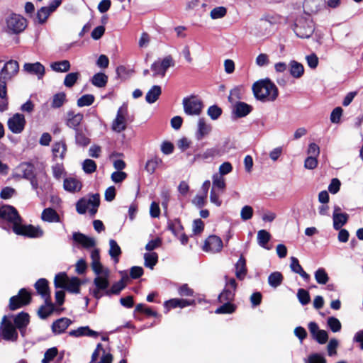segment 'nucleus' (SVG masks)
<instances>
[{"label":"nucleus","mask_w":363,"mask_h":363,"mask_svg":"<svg viewBox=\"0 0 363 363\" xmlns=\"http://www.w3.org/2000/svg\"><path fill=\"white\" fill-rule=\"evenodd\" d=\"M325 0H304L303 7L306 14L311 15L318 13L325 6Z\"/></svg>","instance_id":"nucleus-18"},{"label":"nucleus","mask_w":363,"mask_h":363,"mask_svg":"<svg viewBox=\"0 0 363 363\" xmlns=\"http://www.w3.org/2000/svg\"><path fill=\"white\" fill-rule=\"evenodd\" d=\"M109 255L115 259L116 262L118 261V257L121 254V247L117 244L116 241L111 239L109 240Z\"/></svg>","instance_id":"nucleus-47"},{"label":"nucleus","mask_w":363,"mask_h":363,"mask_svg":"<svg viewBox=\"0 0 363 363\" xmlns=\"http://www.w3.org/2000/svg\"><path fill=\"white\" fill-rule=\"evenodd\" d=\"M6 31L9 33H21L27 26V21L21 15L12 13L6 19Z\"/></svg>","instance_id":"nucleus-7"},{"label":"nucleus","mask_w":363,"mask_h":363,"mask_svg":"<svg viewBox=\"0 0 363 363\" xmlns=\"http://www.w3.org/2000/svg\"><path fill=\"white\" fill-rule=\"evenodd\" d=\"M253 216V208L250 206H243L240 211V217L242 220H247Z\"/></svg>","instance_id":"nucleus-64"},{"label":"nucleus","mask_w":363,"mask_h":363,"mask_svg":"<svg viewBox=\"0 0 363 363\" xmlns=\"http://www.w3.org/2000/svg\"><path fill=\"white\" fill-rule=\"evenodd\" d=\"M107 82L108 77L104 73L95 74L91 79L92 84L99 88L104 87Z\"/></svg>","instance_id":"nucleus-44"},{"label":"nucleus","mask_w":363,"mask_h":363,"mask_svg":"<svg viewBox=\"0 0 363 363\" xmlns=\"http://www.w3.org/2000/svg\"><path fill=\"white\" fill-rule=\"evenodd\" d=\"M94 272L96 276L94 279L95 289H93L92 294L94 298L99 299L105 294L106 291L108 290L110 272L107 268H104Z\"/></svg>","instance_id":"nucleus-3"},{"label":"nucleus","mask_w":363,"mask_h":363,"mask_svg":"<svg viewBox=\"0 0 363 363\" xmlns=\"http://www.w3.org/2000/svg\"><path fill=\"white\" fill-rule=\"evenodd\" d=\"M6 83L5 81H0V112H4L8 109Z\"/></svg>","instance_id":"nucleus-27"},{"label":"nucleus","mask_w":363,"mask_h":363,"mask_svg":"<svg viewBox=\"0 0 363 363\" xmlns=\"http://www.w3.org/2000/svg\"><path fill=\"white\" fill-rule=\"evenodd\" d=\"M69 334L75 337L89 336L96 337L99 335L97 332L91 330L88 326L79 327L77 330L70 331Z\"/></svg>","instance_id":"nucleus-33"},{"label":"nucleus","mask_w":363,"mask_h":363,"mask_svg":"<svg viewBox=\"0 0 363 363\" xmlns=\"http://www.w3.org/2000/svg\"><path fill=\"white\" fill-rule=\"evenodd\" d=\"M297 298L299 302L303 306L308 304L311 301L308 291L303 289H299L298 290Z\"/></svg>","instance_id":"nucleus-59"},{"label":"nucleus","mask_w":363,"mask_h":363,"mask_svg":"<svg viewBox=\"0 0 363 363\" xmlns=\"http://www.w3.org/2000/svg\"><path fill=\"white\" fill-rule=\"evenodd\" d=\"M99 204L100 196L99 194H94L79 199L76 203V210L78 213L84 214L89 209L91 216H94L97 212Z\"/></svg>","instance_id":"nucleus-6"},{"label":"nucleus","mask_w":363,"mask_h":363,"mask_svg":"<svg viewBox=\"0 0 363 363\" xmlns=\"http://www.w3.org/2000/svg\"><path fill=\"white\" fill-rule=\"evenodd\" d=\"M13 323L18 329L23 336L25 335L26 328L29 323V315L21 312L16 315H13Z\"/></svg>","instance_id":"nucleus-21"},{"label":"nucleus","mask_w":363,"mask_h":363,"mask_svg":"<svg viewBox=\"0 0 363 363\" xmlns=\"http://www.w3.org/2000/svg\"><path fill=\"white\" fill-rule=\"evenodd\" d=\"M252 111V108L248 104L244 102H238L235 104L233 108V113L237 117H245L249 114Z\"/></svg>","instance_id":"nucleus-30"},{"label":"nucleus","mask_w":363,"mask_h":363,"mask_svg":"<svg viewBox=\"0 0 363 363\" xmlns=\"http://www.w3.org/2000/svg\"><path fill=\"white\" fill-rule=\"evenodd\" d=\"M308 330L314 340L319 344H325L328 340V332L324 330H320L318 324L315 322H310L308 323Z\"/></svg>","instance_id":"nucleus-17"},{"label":"nucleus","mask_w":363,"mask_h":363,"mask_svg":"<svg viewBox=\"0 0 363 363\" xmlns=\"http://www.w3.org/2000/svg\"><path fill=\"white\" fill-rule=\"evenodd\" d=\"M26 123V119L23 114L15 113L8 120L7 125L13 133L19 134L24 130Z\"/></svg>","instance_id":"nucleus-14"},{"label":"nucleus","mask_w":363,"mask_h":363,"mask_svg":"<svg viewBox=\"0 0 363 363\" xmlns=\"http://www.w3.org/2000/svg\"><path fill=\"white\" fill-rule=\"evenodd\" d=\"M35 288L38 293L44 298H50L48 282L45 279H40L35 284Z\"/></svg>","instance_id":"nucleus-29"},{"label":"nucleus","mask_w":363,"mask_h":363,"mask_svg":"<svg viewBox=\"0 0 363 363\" xmlns=\"http://www.w3.org/2000/svg\"><path fill=\"white\" fill-rule=\"evenodd\" d=\"M41 218L43 221L49 223L60 222V216L57 213L51 208H47L43 210L41 214Z\"/></svg>","instance_id":"nucleus-31"},{"label":"nucleus","mask_w":363,"mask_h":363,"mask_svg":"<svg viewBox=\"0 0 363 363\" xmlns=\"http://www.w3.org/2000/svg\"><path fill=\"white\" fill-rule=\"evenodd\" d=\"M182 104L184 111L187 115H199L202 111L203 104L195 96L184 98Z\"/></svg>","instance_id":"nucleus-11"},{"label":"nucleus","mask_w":363,"mask_h":363,"mask_svg":"<svg viewBox=\"0 0 363 363\" xmlns=\"http://www.w3.org/2000/svg\"><path fill=\"white\" fill-rule=\"evenodd\" d=\"M91 268L94 272H97L99 269H104L105 267L100 262V255L98 249H93L91 252Z\"/></svg>","instance_id":"nucleus-40"},{"label":"nucleus","mask_w":363,"mask_h":363,"mask_svg":"<svg viewBox=\"0 0 363 363\" xmlns=\"http://www.w3.org/2000/svg\"><path fill=\"white\" fill-rule=\"evenodd\" d=\"M31 299L30 294L25 289H21L18 294L13 296L10 298L9 308L11 310H16L23 306L30 303Z\"/></svg>","instance_id":"nucleus-12"},{"label":"nucleus","mask_w":363,"mask_h":363,"mask_svg":"<svg viewBox=\"0 0 363 363\" xmlns=\"http://www.w3.org/2000/svg\"><path fill=\"white\" fill-rule=\"evenodd\" d=\"M75 140L77 144L82 146H85L89 143V138L79 129L75 130Z\"/></svg>","instance_id":"nucleus-63"},{"label":"nucleus","mask_w":363,"mask_h":363,"mask_svg":"<svg viewBox=\"0 0 363 363\" xmlns=\"http://www.w3.org/2000/svg\"><path fill=\"white\" fill-rule=\"evenodd\" d=\"M123 278L119 281L113 284L110 289L106 290L104 293L107 296H111L112 294H118L120 291L125 287V284L124 283Z\"/></svg>","instance_id":"nucleus-52"},{"label":"nucleus","mask_w":363,"mask_h":363,"mask_svg":"<svg viewBox=\"0 0 363 363\" xmlns=\"http://www.w3.org/2000/svg\"><path fill=\"white\" fill-rule=\"evenodd\" d=\"M72 321L67 318H61L52 323V330L56 334H60L71 324Z\"/></svg>","instance_id":"nucleus-28"},{"label":"nucleus","mask_w":363,"mask_h":363,"mask_svg":"<svg viewBox=\"0 0 363 363\" xmlns=\"http://www.w3.org/2000/svg\"><path fill=\"white\" fill-rule=\"evenodd\" d=\"M79 77V73L71 72L67 74L64 79V85L68 88L72 87Z\"/></svg>","instance_id":"nucleus-53"},{"label":"nucleus","mask_w":363,"mask_h":363,"mask_svg":"<svg viewBox=\"0 0 363 363\" xmlns=\"http://www.w3.org/2000/svg\"><path fill=\"white\" fill-rule=\"evenodd\" d=\"M223 246V241L220 238L213 235L208 236L205 240L203 250L214 254L220 252Z\"/></svg>","instance_id":"nucleus-16"},{"label":"nucleus","mask_w":363,"mask_h":363,"mask_svg":"<svg viewBox=\"0 0 363 363\" xmlns=\"http://www.w3.org/2000/svg\"><path fill=\"white\" fill-rule=\"evenodd\" d=\"M289 71L294 78L299 79L304 74V67L301 63L296 60H291L289 64Z\"/></svg>","instance_id":"nucleus-26"},{"label":"nucleus","mask_w":363,"mask_h":363,"mask_svg":"<svg viewBox=\"0 0 363 363\" xmlns=\"http://www.w3.org/2000/svg\"><path fill=\"white\" fill-rule=\"evenodd\" d=\"M348 218L349 216L345 213L340 214L333 213V228L337 230H340L347 222Z\"/></svg>","instance_id":"nucleus-38"},{"label":"nucleus","mask_w":363,"mask_h":363,"mask_svg":"<svg viewBox=\"0 0 363 363\" xmlns=\"http://www.w3.org/2000/svg\"><path fill=\"white\" fill-rule=\"evenodd\" d=\"M168 229L171 230L176 237H179L182 233L183 226L181 222L176 219L168 223Z\"/></svg>","instance_id":"nucleus-49"},{"label":"nucleus","mask_w":363,"mask_h":363,"mask_svg":"<svg viewBox=\"0 0 363 363\" xmlns=\"http://www.w3.org/2000/svg\"><path fill=\"white\" fill-rule=\"evenodd\" d=\"M162 94V89L160 86L154 85L147 92L145 96V101L148 104L155 103L160 97Z\"/></svg>","instance_id":"nucleus-32"},{"label":"nucleus","mask_w":363,"mask_h":363,"mask_svg":"<svg viewBox=\"0 0 363 363\" xmlns=\"http://www.w3.org/2000/svg\"><path fill=\"white\" fill-rule=\"evenodd\" d=\"M57 354V349L52 347L48 349L44 354V358L42 359V363H50L54 359Z\"/></svg>","instance_id":"nucleus-62"},{"label":"nucleus","mask_w":363,"mask_h":363,"mask_svg":"<svg viewBox=\"0 0 363 363\" xmlns=\"http://www.w3.org/2000/svg\"><path fill=\"white\" fill-rule=\"evenodd\" d=\"M51 11L48 7H42L37 13V19L40 23H43L51 13Z\"/></svg>","instance_id":"nucleus-60"},{"label":"nucleus","mask_w":363,"mask_h":363,"mask_svg":"<svg viewBox=\"0 0 363 363\" xmlns=\"http://www.w3.org/2000/svg\"><path fill=\"white\" fill-rule=\"evenodd\" d=\"M227 13V9L224 6H218L211 10L210 16L212 19H218L224 17Z\"/></svg>","instance_id":"nucleus-55"},{"label":"nucleus","mask_w":363,"mask_h":363,"mask_svg":"<svg viewBox=\"0 0 363 363\" xmlns=\"http://www.w3.org/2000/svg\"><path fill=\"white\" fill-rule=\"evenodd\" d=\"M23 69L30 74L36 75L38 79H40L45 74V67L40 62L25 63Z\"/></svg>","instance_id":"nucleus-20"},{"label":"nucleus","mask_w":363,"mask_h":363,"mask_svg":"<svg viewBox=\"0 0 363 363\" xmlns=\"http://www.w3.org/2000/svg\"><path fill=\"white\" fill-rule=\"evenodd\" d=\"M84 118L82 113H74L73 111H69L67 114L66 124L68 127L74 130L79 129L78 127Z\"/></svg>","instance_id":"nucleus-25"},{"label":"nucleus","mask_w":363,"mask_h":363,"mask_svg":"<svg viewBox=\"0 0 363 363\" xmlns=\"http://www.w3.org/2000/svg\"><path fill=\"white\" fill-rule=\"evenodd\" d=\"M0 336L6 341L18 340L17 328L13 324V315H4L0 323Z\"/></svg>","instance_id":"nucleus-5"},{"label":"nucleus","mask_w":363,"mask_h":363,"mask_svg":"<svg viewBox=\"0 0 363 363\" xmlns=\"http://www.w3.org/2000/svg\"><path fill=\"white\" fill-rule=\"evenodd\" d=\"M70 62L67 60L57 61L50 64V68L56 72H66L70 69Z\"/></svg>","instance_id":"nucleus-39"},{"label":"nucleus","mask_w":363,"mask_h":363,"mask_svg":"<svg viewBox=\"0 0 363 363\" xmlns=\"http://www.w3.org/2000/svg\"><path fill=\"white\" fill-rule=\"evenodd\" d=\"M35 167L30 162H21L13 169L11 177L15 180L26 179L28 180L34 175Z\"/></svg>","instance_id":"nucleus-9"},{"label":"nucleus","mask_w":363,"mask_h":363,"mask_svg":"<svg viewBox=\"0 0 363 363\" xmlns=\"http://www.w3.org/2000/svg\"><path fill=\"white\" fill-rule=\"evenodd\" d=\"M54 284L56 288L65 289L70 293L79 294L82 282L79 278H69L66 273L62 272L55 276Z\"/></svg>","instance_id":"nucleus-4"},{"label":"nucleus","mask_w":363,"mask_h":363,"mask_svg":"<svg viewBox=\"0 0 363 363\" xmlns=\"http://www.w3.org/2000/svg\"><path fill=\"white\" fill-rule=\"evenodd\" d=\"M212 126L204 118H199L197 123V129L195 136L197 140H201L210 134Z\"/></svg>","instance_id":"nucleus-19"},{"label":"nucleus","mask_w":363,"mask_h":363,"mask_svg":"<svg viewBox=\"0 0 363 363\" xmlns=\"http://www.w3.org/2000/svg\"><path fill=\"white\" fill-rule=\"evenodd\" d=\"M66 94L63 92L57 93L54 95L52 101V107L53 108H60L61 107L65 101Z\"/></svg>","instance_id":"nucleus-56"},{"label":"nucleus","mask_w":363,"mask_h":363,"mask_svg":"<svg viewBox=\"0 0 363 363\" xmlns=\"http://www.w3.org/2000/svg\"><path fill=\"white\" fill-rule=\"evenodd\" d=\"M327 323L333 333L339 332L341 330V323L340 320L335 317H329Z\"/></svg>","instance_id":"nucleus-61"},{"label":"nucleus","mask_w":363,"mask_h":363,"mask_svg":"<svg viewBox=\"0 0 363 363\" xmlns=\"http://www.w3.org/2000/svg\"><path fill=\"white\" fill-rule=\"evenodd\" d=\"M82 169L86 174H91L96 171V164L91 159H86L82 163Z\"/></svg>","instance_id":"nucleus-57"},{"label":"nucleus","mask_w":363,"mask_h":363,"mask_svg":"<svg viewBox=\"0 0 363 363\" xmlns=\"http://www.w3.org/2000/svg\"><path fill=\"white\" fill-rule=\"evenodd\" d=\"M54 311V305L50 298L45 299V305H43L38 310V315L44 319L48 317Z\"/></svg>","instance_id":"nucleus-34"},{"label":"nucleus","mask_w":363,"mask_h":363,"mask_svg":"<svg viewBox=\"0 0 363 363\" xmlns=\"http://www.w3.org/2000/svg\"><path fill=\"white\" fill-rule=\"evenodd\" d=\"M52 172L55 179H61L66 175V172L62 164L57 163L52 166Z\"/></svg>","instance_id":"nucleus-50"},{"label":"nucleus","mask_w":363,"mask_h":363,"mask_svg":"<svg viewBox=\"0 0 363 363\" xmlns=\"http://www.w3.org/2000/svg\"><path fill=\"white\" fill-rule=\"evenodd\" d=\"M67 151V147L64 142H57L53 145L52 153L55 158L62 160Z\"/></svg>","instance_id":"nucleus-41"},{"label":"nucleus","mask_w":363,"mask_h":363,"mask_svg":"<svg viewBox=\"0 0 363 363\" xmlns=\"http://www.w3.org/2000/svg\"><path fill=\"white\" fill-rule=\"evenodd\" d=\"M235 291L228 288H225L223 292L219 295L218 299L220 303L230 302L233 300Z\"/></svg>","instance_id":"nucleus-51"},{"label":"nucleus","mask_w":363,"mask_h":363,"mask_svg":"<svg viewBox=\"0 0 363 363\" xmlns=\"http://www.w3.org/2000/svg\"><path fill=\"white\" fill-rule=\"evenodd\" d=\"M283 279L284 277L281 272H274L268 277V283L272 287L277 288L281 284Z\"/></svg>","instance_id":"nucleus-42"},{"label":"nucleus","mask_w":363,"mask_h":363,"mask_svg":"<svg viewBox=\"0 0 363 363\" xmlns=\"http://www.w3.org/2000/svg\"><path fill=\"white\" fill-rule=\"evenodd\" d=\"M226 186L225 180L224 177H223L220 175H218V174H214L212 176V188L217 191H220V193H223L225 190Z\"/></svg>","instance_id":"nucleus-37"},{"label":"nucleus","mask_w":363,"mask_h":363,"mask_svg":"<svg viewBox=\"0 0 363 363\" xmlns=\"http://www.w3.org/2000/svg\"><path fill=\"white\" fill-rule=\"evenodd\" d=\"M252 91L255 98L262 102H272L279 95L278 88L269 79H261L252 85Z\"/></svg>","instance_id":"nucleus-2"},{"label":"nucleus","mask_w":363,"mask_h":363,"mask_svg":"<svg viewBox=\"0 0 363 363\" xmlns=\"http://www.w3.org/2000/svg\"><path fill=\"white\" fill-rule=\"evenodd\" d=\"M82 187V182L74 177L65 178L63 188L65 191L70 193L79 192Z\"/></svg>","instance_id":"nucleus-22"},{"label":"nucleus","mask_w":363,"mask_h":363,"mask_svg":"<svg viewBox=\"0 0 363 363\" xmlns=\"http://www.w3.org/2000/svg\"><path fill=\"white\" fill-rule=\"evenodd\" d=\"M314 277L319 284H325L329 280V277L323 268H318L315 272Z\"/></svg>","instance_id":"nucleus-48"},{"label":"nucleus","mask_w":363,"mask_h":363,"mask_svg":"<svg viewBox=\"0 0 363 363\" xmlns=\"http://www.w3.org/2000/svg\"><path fill=\"white\" fill-rule=\"evenodd\" d=\"M162 163V160L157 157H154L148 160L145 164V170L150 174H153L157 167Z\"/></svg>","instance_id":"nucleus-43"},{"label":"nucleus","mask_w":363,"mask_h":363,"mask_svg":"<svg viewBox=\"0 0 363 363\" xmlns=\"http://www.w3.org/2000/svg\"><path fill=\"white\" fill-rule=\"evenodd\" d=\"M0 226L9 231L12 228L13 231L18 235L29 238H40L43 235V230L40 227L23 225L22 218L17 210L10 205H4L0 207Z\"/></svg>","instance_id":"nucleus-1"},{"label":"nucleus","mask_w":363,"mask_h":363,"mask_svg":"<svg viewBox=\"0 0 363 363\" xmlns=\"http://www.w3.org/2000/svg\"><path fill=\"white\" fill-rule=\"evenodd\" d=\"M294 30L301 38H308L314 32V26L309 18H300L296 20Z\"/></svg>","instance_id":"nucleus-8"},{"label":"nucleus","mask_w":363,"mask_h":363,"mask_svg":"<svg viewBox=\"0 0 363 363\" xmlns=\"http://www.w3.org/2000/svg\"><path fill=\"white\" fill-rule=\"evenodd\" d=\"M270 238H271V235H270L269 233H268L267 230H260L258 231L257 242L261 247L266 248V249H269L267 247V245L268 242L269 241Z\"/></svg>","instance_id":"nucleus-46"},{"label":"nucleus","mask_w":363,"mask_h":363,"mask_svg":"<svg viewBox=\"0 0 363 363\" xmlns=\"http://www.w3.org/2000/svg\"><path fill=\"white\" fill-rule=\"evenodd\" d=\"M73 240L85 248H91L96 245V240L94 238L86 236L81 233H74Z\"/></svg>","instance_id":"nucleus-24"},{"label":"nucleus","mask_w":363,"mask_h":363,"mask_svg":"<svg viewBox=\"0 0 363 363\" xmlns=\"http://www.w3.org/2000/svg\"><path fill=\"white\" fill-rule=\"evenodd\" d=\"M235 306L230 303V302H224V303L216 310V313L225 314L232 313L235 311Z\"/></svg>","instance_id":"nucleus-54"},{"label":"nucleus","mask_w":363,"mask_h":363,"mask_svg":"<svg viewBox=\"0 0 363 363\" xmlns=\"http://www.w3.org/2000/svg\"><path fill=\"white\" fill-rule=\"evenodd\" d=\"M19 69L18 63L15 60H10L7 62L1 70L0 71V81H7L12 79Z\"/></svg>","instance_id":"nucleus-15"},{"label":"nucleus","mask_w":363,"mask_h":363,"mask_svg":"<svg viewBox=\"0 0 363 363\" xmlns=\"http://www.w3.org/2000/svg\"><path fill=\"white\" fill-rule=\"evenodd\" d=\"M222 155L221 150L218 147H211L206 150L203 153L197 155V158H201L202 160H206L208 159H213L216 157H220Z\"/></svg>","instance_id":"nucleus-36"},{"label":"nucleus","mask_w":363,"mask_h":363,"mask_svg":"<svg viewBox=\"0 0 363 363\" xmlns=\"http://www.w3.org/2000/svg\"><path fill=\"white\" fill-rule=\"evenodd\" d=\"M174 65L172 57L170 55L166 56L162 60H158L151 65V69L153 72V76H160L164 77L167 70Z\"/></svg>","instance_id":"nucleus-10"},{"label":"nucleus","mask_w":363,"mask_h":363,"mask_svg":"<svg viewBox=\"0 0 363 363\" xmlns=\"http://www.w3.org/2000/svg\"><path fill=\"white\" fill-rule=\"evenodd\" d=\"M94 101V96L91 94L83 95L77 100V106L79 107L91 105Z\"/></svg>","instance_id":"nucleus-58"},{"label":"nucleus","mask_w":363,"mask_h":363,"mask_svg":"<svg viewBox=\"0 0 363 363\" xmlns=\"http://www.w3.org/2000/svg\"><path fill=\"white\" fill-rule=\"evenodd\" d=\"M144 259L145 266L152 269L157 263L158 255L156 252L145 253L144 255Z\"/></svg>","instance_id":"nucleus-45"},{"label":"nucleus","mask_w":363,"mask_h":363,"mask_svg":"<svg viewBox=\"0 0 363 363\" xmlns=\"http://www.w3.org/2000/svg\"><path fill=\"white\" fill-rule=\"evenodd\" d=\"M195 303H196L195 300H187V299H183V298H172L169 301H167L164 303V306L166 308H167L168 309L175 308L177 307L183 308L189 306L195 305Z\"/></svg>","instance_id":"nucleus-23"},{"label":"nucleus","mask_w":363,"mask_h":363,"mask_svg":"<svg viewBox=\"0 0 363 363\" xmlns=\"http://www.w3.org/2000/svg\"><path fill=\"white\" fill-rule=\"evenodd\" d=\"M246 274V261L245 258L241 256L235 264V275L238 279L242 280L245 278Z\"/></svg>","instance_id":"nucleus-35"},{"label":"nucleus","mask_w":363,"mask_h":363,"mask_svg":"<svg viewBox=\"0 0 363 363\" xmlns=\"http://www.w3.org/2000/svg\"><path fill=\"white\" fill-rule=\"evenodd\" d=\"M128 115L127 106L123 105L121 106L116 114V118L112 123V130L117 133H121L126 128V116Z\"/></svg>","instance_id":"nucleus-13"}]
</instances>
